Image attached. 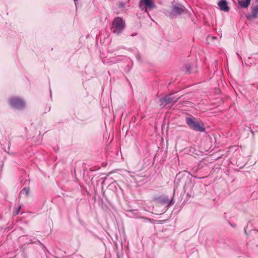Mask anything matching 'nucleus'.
Instances as JSON below:
<instances>
[{"mask_svg":"<svg viewBox=\"0 0 258 258\" xmlns=\"http://www.w3.org/2000/svg\"><path fill=\"white\" fill-rule=\"evenodd\" d=\"M125 27V22L121 17H115L112 21L110 29L112 33L119 35L124 30Z\"/></svg>","mask_w":258,"mask_h":258,"instance_id":"f257e3e1","label":"nucleus"},{"mask_svg":"<svg viewBox=\"0 0 258 258\" xmlns=\"http://www.w3.org/2000/svg\"><path fill=\"white\" fill-rule=\"evenodd\" d=\"M185 10V8L181 5H173L170 11H167L166 15L170 18L173 19L181 15Z\"/></svg>","mask_w":258,"mask_h":258,"instance_id":"f03ea898","label":"nucleus"},{"mask_svg":"<svg viewBox=\"0 0 258 258\" xmlns=\"http://www.w3.org/2000/svg\"><path fill=\"white\" fill-rule=\"evenodd\" d=\"M186 123L189 127L195 131L203 132L205 131L204 127L201 125L199 122L190 117L186 118Z\"/></svg>","mask_w":258,"mask_h":258,"instance_id":"7ed1b4c3","label":"nucleus"},{"mask_svg":"<svg viewBox=\"0 0 258 258\" xmlns=\"http://www.w3.org/2000/svg\"><path fill=\"white\" fill-rule=\"evenodd\" d=\"M139 7L142 11L148 13V10L156 8V6L153 0H140Z\"/></svg>","mask_w":258,"mask_h":258,"instance_id":"20e7f679","label":"nucleus"},{"mask_svg":"<svg viewBox=\"0 0 258 258\" xmlns=\"http://www.w3.org/2000/svg\"><path fill=\"white\" fill-rule=\"evenodd\" d=\"M11 106L17 109H22L25 106L24 101L20 98L17 97H12L10 100Z\"/></svg>","mask_w":258,"mask_h":258,"instance_id":"39448f33","label":"nucleus"},{"mask_svg":"<svg viewBox=\"0 0 258 258\" xmlns=\"http://www.w3.org/2000/svg\"><path fill=\"white\" fill-rule=\"evenodd\" d=\"M178 99L179 98L175 97L173 94H169L165 97L161 98L160 101L161 105L166 106L170 103H175L178 101Z\"/></svg>","mask_w":258,"mask_h":258,"instance_id":"423d86ee","label":"nucleus"},{"mask_svg":"<svg viewBox=\"0 0 258 258\" xmlns=\"http://www.w3.org/2000/svg\"><path fill=\"white\" fill-rule=\"evenodd\" d=\"M158 201L160 203L166 205L167 207H169L174 203L173 198L169 200L167 197H160Z\"/></svg>","mask_w":258,"mask_h":258,"instance_id":"0eeeda50","label":"nucleus"},{"mask_svg":"<svg viewBox=\"0 0 258 258\" xmlns=\"http://www.w3.org/2000/svg\"><path fill=\"white\" fill-rule=\"evenodd\" d=\"M218 6L220 10L224 12H228L229 8L228 6L227 1L226 0H221L218 3Z\"/></svg>","mask_w":258,"mask_h":258,"instance_id":"6e6552de","label":"nucleus"},{"mask_svg":"<svg viewBox=\"0 0 258 258\" xmlns=\"http://www.w3.org/2000/svg\"><path fill=\"white\" fill-rule=\"evenodd\" d=\"M238 3L241 7L246 8L249 5L250 0H239L238 1Z\"/></svg>","mask_w":258,"mask_h":258,"instance_id":"1a4fd4ad","label":"nucleus"},{"mask_svg":"<svg viewBox=\"0 0 258 258\" xmlns=\"http://www.w3.org/2000/svg\"><path fill=\"white\" fill-rule=\"evenodd\" d=\"M258 14V6L254 7L252 8L251 18H255L257 17Z\"/></svg>","mask_w":258,"mask_h":258,"instance_id":"9d476101","label":"nucleus"},{"mask_svg":"<svg viewBox=\"0 0 258 258\" xmlns=\"http://www.w3.org/2000/svg\"><path fill=\"white\" fill-rule=\"evenodd\" d=\"M24 194L26 196L28 197L29 194V188L28 187H24L22 189L20 194Z\"/></svg>","mask_w":258,"mask_h":258,"instance_id":"9b49d317","label":"nucleus"},{"mask_svg":"<svg viewBox=\"0 0 258 258\" xmlns=\"http://www.w3.org/2000/svg\"><path fill=\"white\" fill-rule=\"evenodd\" d=\"M20 209H21V206H19L18 207L15 208V210L14 212V216H16L19 214V213L20 212Z\"/></svg>","mask_w":258,"mask_h":258,"instance_id":"f8f14e48","label":"nucleus"},{"mask_svg":"<svg viewBox=\"0 0 258 258\" xmlns=\"http://www.w3.org/2000/svg\"><path fill=\"white\" fill-rule=\"evenodd\" d=\"M186 72L188 74L190 73L191 71H190V65H187L186 66Z\"/></svg>","mask_w":258,"mask_h":258,"instance_id":"ddd939ff","label":"nucleus"},{"mask_svg":"<svg viewBox=\"0 0 258 258\" xmlns=\"http://www.w3.org/2000/svg\"><path fill=\"white\" fill-rule=\"evenodd\" d=\"M136 57H137V59H138V60H140V55H139V54H138L137 55Z\"/></svg>","mask_w":258,"mask_h":258,"instance_id":"4468645a","label":"nucleus"},{"mask_svg":"<svg viewBox=\"0 0 258 258\" xmlns=\"http://www.w3.org/2000/svg\"><path fill=\"white\" fill-rule=\"evenodd\" d=\"M74 2H75V5H76V2L78 1V0H73Z\"/></svg>","mask_w":258,"mask_h":258,"instance_id":"2eb2a0df","label":"nucleus"}]
</instances>
